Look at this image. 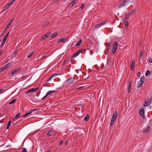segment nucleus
I'll return each instance as SVG.
<instances>
[{
	"instance_id": "nucleus-1",
	"label": "nucleus",
	"mask_w": 152,
	"mask_h": 152,
	"mask_svg": "<svg viewBox=\"0 0 152 152\" xmlns=\"http://www.w3.org/2000/svg\"><path fill=\"white\" fill-rule=\"evenodd\" d=\"M85 50H84L80 49L77 51L71 57V59H72L78 56L80 53H83Z\"/></svg>"
},
{
	"instance_id": "nucleus-2",
	"label": "nucleus",
	"mask_w": 152,
	"mask_h": 152,
	"mask_svg": "<svg viewBox=\"0 0 152 152\" xmlns=\"http://www.w3.org/2000/svg\"><path fill=\"white\" fill-rule=\"evenodd\" d=\"M130 18L129 16H128L126 14L125 15V18L124 20V23L125 25V27L126 28V29L128 27L129 23L128 21L130 19Z\"/></svg>"
},
{
	"instance_id": "nucleus-3",
	"label": "nucleus",
	"mask_w": 152,
	"mask_h": 152,
	"mask_svg": "<svg viewBox=\"0 0 152 152\" xmlns=\"http://www.w3.org/2000/svg\"><path fill=\"white\" fill-rule=\"evenodd\" d=\"M118 45V42L117 41L114 42L113 44V48L112 50V53L114 54L115 53L117 50V45Z\"/></svg>"
},
{
	"instance_id": "nucleus-4",
	"label": "nucleus",
	"mask_w": 152,
	"mask_h": 152,
	"mask_svg": "<svg viewBox=\"0 0 152 152\" xmlns=\"http://www.w3.org/2000/svg\"><path fill=\"white\" fill-rule=\"evenodd\" d=\"M106 22L107 21H103L100 23H98L94 26V27L95 28H98L101 26L104 25Z\"/></svg>"
},
{
	"instance_id": "nucleus-5",
	"label": "nucleus",
	"mask_w": 152,
	"mask_h": 152,
	"mask_svg": "<svg viewBox=\"0 0 152 152\" xmlns=\"http://www.w3.org/2000/svg\"><path fill=\"white\" fill-rule=\"evenodd\" d=\"M127 3V1H126L125 0L122 3L119 5L118 7V8L120 9L123 7L125 6Z\"/></svg>"
},
{
	"instance_id": "nucleus-6",
	"label": "nucleus",
	"mask_w": 152,
	"mask_h": 152,
	"mask_svg": "<svg viewBox=\"0 0 152 152\" xmlns=\"http://www.w3.org/2000/svg\"><path fill=\"white\" fill-rule=\"evenodd\" d=\"M14 19L13 18L10 21L8 25L6 26V27L4 29V30L3 31V32H4V33L6 32V30L7 29V28H8L9 26L12 24V22L13 21Z\"/></svg>"
},
{
	"instance_id": "nucleus-7",
	"label": "nucleus",
	"mask_w": 152,
	"mask_h": 152,
	"mask_svg": "<svg viewBox=\"0 0 152 152\" xmlns=\"http://www.w3.org/2000/svg\"><path fill=\"white\" fill-rule=\"evenodd\" d=\"M139 113L140 115L143 117L144 115V108H142L140 110Z\"/></svg>"
},
{
	"instance_id": "nucleus-8",
	"label": "nucleus",
	"mask_w": 152,
	"mask_h": 152,
	"mask_svg": "<svg viewBox=\"0 0 152 152\" xmlns=\"http://www.w3.org/2000/svg\"><path fill=\"white\" fill-rule=\"evenodd\" d=\"M50 33L51 32L47 33L45 35H43L42 37V40H43L45 39L46 38L48 37Z\"/></svg>"
},
{
	"instance_id": "nucleus-9",
	"label": "nucleus",
	"mask_w": 152,
	"mask_h": 152,
	"mask_svg": "<svg viewBox=\"0 0 152 152\" xmlns=\"http://www.w3.org/2000/svg\"><path fill=\"white\" fill-rule=\"evenodd\" d=\"M118 115V112L117 111H115L113 113L112 117V119H115L117 117Z\"/></svg>"
},
{
	"instance_id": "nucleus-10",
	"label": "nucleus",
	"mask_w": 152,
	"mask_h": 152,
	"mask_svg": "<svg viewBox=\"0 0 152 152\" xmlns=\"http://www.w3.org/2000/svg\"><path fill=\"white\" fill-rule=\"evenodd\" d=\"M57 75H58L57 74L55 73L53 74V75L51 76L47 80V83H48V81L50 80L53 77H55L57 76Z\"/></svg>"
},
{
	"instance_id": "nucleus-11",
	"label": "nucleus",
	"mask_w": 152,
	"mask_h": 152,
	"mask_svg": "<svg viewBox=\"0 0 152 152\" xmlns=\"http://www.w3.org/2000/svg\"><path fill=\"white\" fill-rule=\"evenodd\" d=\"M59 42H65L67 41V38L65 37L62 39H59Z\"/></svg>"
},
{
	"instance_id": "nucleus-12",
	"label": "nucleus",
	"mask_w": 152,
	"mask_h": 152,
	"mask_svg": "<svg viewBox=\"0 0 152 152\" xmlns=\"http://www.w3.org/2000/svg\"><path fill=\"white\" fill-rule=\"evenodd\" d=\"M6 40H7L6 39L4 38L2 40V41L1 42V44L0 46V48H1L4 45L5 42H6Z\"/></svg>"
},
{
	"instance_id": "nucleus-13",
	"label": "nucleus",
	"mask_w": 152,
	"mask_h": 152,
	"mask_svg": "<svg viewBox=\"0 0 152 152\" xmlns=\"http://www.w3.org/2000/svg\"><path fill=\"white\" fill-rule=\"evenodd\" d=\"M74 78H69L66 80V81L67 83L70 84L72 83L74 80Z\"/></svg>"
},
{
	"instance_id": "nucleus-14",
	"label": "nucleus",
	"mask_w": 152,
	"mask_h": 152,
	"mask_svg": "<svg viewBox=\"0 0 152 152\" xmlns=\"http://www.w3.org/2000/svg\"><path fill=\"white\" fill-rule=\"evenodd\" d=\"M151 99H147L145 101V103L148 104L150 105L151 103Z\"/></svg>"
},
{
	"instance_id": "nucleus-15",
	"label": "nucleus",
	"mask_w": 152,
	"mask_h": 152,
	"mask_svg": "<svg viewBox=\"0 0 152 152\" xmlns=\"http://www.w3.org/2000/svg\"><path fill=\"white\" fill-rule=\"evenodd\" d=\"M53 133V129L50 130L47 133V135L48 136H51L52 134Z\"/></svg>"
},
{
	"instance_id": "nucleus-16",
	"label": "nucleus",
	"mask_w": 152,
	"mask_h": 152,
	"mask_svg": "<svg viewBox=\"0 0 152 152\" xmlns=\"http://www.w3.org/2000/svg\"><path fill=\"white\" fill-rule=\"evenodd\" d=\"M11 63H8L7 64L3 66L5 69H6L10 67L12 65L11 64Z\"/></svg>"
},
{
	"instance_id": "nucleus-17",
	"label": "nucleus",
	"mask_w": 152,
	"mask_h": 152,
	"mask_svg": "<svg viewBox=\"0 0 152 152\" xmlns=\"http://www.w3.org/2000/svg\"><path fill=\"white\" fill-rule=\"evenodd\" d=\"M19 69H16L14 71H12L11 72V74L12 75H14L17 72H18L19 71Z\"/></svg>"
},
{
	"instance_id": "nucleus-18",
	"label": "nucleus",
	"mask_w": 152,
	"mask_h": 152,
	"mask_svg": "<svg viewBox=\"0 0 152 152\" xmlns=\"http://www.w3.org/2000/svg\"><path fill=\"white\" fill-rule=\"evenodd\" d=\"M131 68H134L135 66V61L132 60L131 61Z\"/></svg>"
},
{
	"instance_id": "nucleus-19",
	"label": "nucleus",
	"mask_w": 152,
	"mask_h": 152,
	"mask_svg": "<svg viewBox=\"0 0 152 152\" xmlns=\"http://www.w3.org/2000/svg\"><path fill=\"white\" fill-rule=\"evenodd\" d=\"M150 130V128L148 126H147L146 129L144 130L143 132L145 133H148L149 132Z\"/></svg>"
},
{
	"instance_id": "nucleus-20",
	"label": "nucleus",
	"mask_w": 152,
	"mask_h": 152,
	"mask_svg": "<svg viewBox=\"0 0 152 152\" xmlns=\"http://www.w3.org/2000/svg\"><path fill=\"white\" fill-rule=\"evenodd\" d=\"M82 41V40L81 39H80L79 41L77 42V44L75 45V46H79L81 44Z\"/></svg>"
},
{
	"instance_id": "nucleus-21",
	"label": "nucleus",
	"mask_w": 152,
	"mask_h": 152,
	"mask_svg": "<svg viewBox=\"0 0 152 152\" xmlns=\"http://www.w3.org/2000/svg\"><path fill=\"white\" fill-rule=\"evenodd\" d=\"M58 34V33L57 32H56L55 34H52V35L51 37H50V39H52L53 38H54L56 36H57Z\"/></svg>"
},
{
	"instance_id": "nucleus-22",
	"label": "nucleus",
	"mask_w": 152,
	"mask_h": 152,
	"mask_svg": "<svg viewBox=\"0 0 152 152\" xmlns=\"http://www.w3.org/2000/svg\"><path fill=\"white\" fill-rule=\"evenodd\" d=\"M21 113H18L13 118H12V120H14L16 118L19 117Z\"/></svg>"
},
{
	"instance_id": "nucleus-23",
	"label": "nucleus",
	"mask_w": 152,
	"mask_h": 152,
	"mask_svg": "<svg viewBox=\"0 0 152 152\" xmlns=\"http://www.w3.org/2000/svg\"><path fill=\"white\" fill-rule=\"evenodd\" d=\"M143 83L142 82L140 81L138 84L137 87L139 88L141 86H142V84Z\"/></svg>"
},
{
	"instance_id": "nucleus-24",
	"label": "nucleus",
	"mask_w": 152,
	"mask_h": 152,
	"mask_svg": "<svg viewBox=\"0 0 152 152\" xmlns=\"http://www.w3.org/2000/svg\"><path fill=\"white\" fill-rule=\"evenodd\" d=\"M55 91H48L46 94V95L47 96H48V95H50V94L51 93H53Z\"/></svg>"
},
{
	"instance_id": "nucleus-25",
	"label": "nucleus",
	"mask_w": 152,
	"mask_h": 152,
	"mask_svg": "<svg viewBox=\"0 0 152 152\" xmlns=\"http://www.w3.org/2000/svg\"><path fill=\"white\" fill-rule=\"evenodd\" d=\"M134 13V12L133 11H131L128 14H126V15H127L128 16H129L130 17H132V15Z\"/></svg>"
},
{
	"instance_id": "nucleus-26",
	"label": "nucleus",
	"mask_w": 152,
	"mask_h": 152,
	"mask_svg": "<svg viewBox=\"0 0 152 152\" xmlns=\"http://www.w3.org/2000/svg\"><path fill=\"white\" fill-rule=\"evenodd\" d=\"M10 7L9 6L8 4H7L6 5L3 9L2 10V12H3L6 10H7Z\"/></svg>"
},
{
	"instance_id": "nucleus-27",
	"label": "nucleus",
	"mask_w": 152,
	"mask_h": 152,
	"mask_svg": "<svg viewBox=\"0 0 152 152\" xmlns=\"http://www.w3.org/2000/svg\"><path fill=\"white\" fill-rule=\"evenodd\" d=\"M142 51H142L140 54L139 57L140 60V59L141 58H142L143 57L144 53Z\"/></svg>"
},
{
	"instance_id": "nucleus-28",
	"label": "nucleus",
	"mask_w": 152,
	"mask_h": 152,
	"mask_svg": "<svg viewBox=\"0 0 152 152\" xmlns=\"http://www.w3.org/2000/svg\"><path fill=\"white\" fill-rule=\"evenodd\" d=\"M131 82H130L129 83V85H128V86L127 87V90L128 92H129L130 91V88H131Z\"/></svg>"
},
{
	"instance_id": "nucleus-29",
	"label": "nucleus",
	"mask_w": 152,
	"mask_h": 152,
	"mask_svg": "<svg viewBox=\"0 0 152 152\" xmlns=\"http://www.w3.org/2000/svg\"><path fill=\"white\" fill-rule=\"evenodd\" d=\"M89 116L88 115L85 118L84 120L86 122H87L88 121L89 118Z\"/></svg>"
},
{
	"instance_id": "nucleus-30",
	"label": "nucleus",
	"mask_w": 152,
	"mask_h": 152,
	"mask_svg": "<svg viewBox=\"0 0 152 152\" xmlns=\"http://www.w3.org/2000/svg\"><path fill=\"white\" fill-rule=\"evenodd\" d=\"M150 73L151 72L149 70H148L146 71V72L145 74V75L146 76H148L150 75Z\"/></svg>"
},
{
	"instance_id": "nucleus-31",
	"label": "nucleus",
	"mask_w": 152,
	"mask_h": 152,
	"mask_svg": "<svg viewBox=\"0 0 152 152\" xmlns=\"http://www.w3.org/2000/svg\"><path fill=\"white\" fill-rule=\"evenodd\" d=\"M32 113V111H31L30 112H28V113H27L25 115H24L23 117H26V116H27V115H29V114H31V113Z\"/></svg>"
},
{
	"instance_id": "nucleus-32",
	"label": "nucleus",
	"mask_w": 152,
	"mask_h": 152,
	"mask_svg": "<svg viewBox=\"0 0 152 152\" xmlns=\"http://www.w3.org/2000/svg\"><path fill=\"white\" fill-rule=\"evenodd\" d=\"M17 100L16 99H14L12 100L10 102H9V104H12L14 103Z\"/></svg>"
},
{
	"instance_id": "nucleus-33",
	"label": "nucleus",
	"mask_w": 152,
	"mask_h": 152,
	"mask_svg": "<svg viewBox=\"0 0 152 152\" xmlns=\"http://www.w3.org/2000/svg\"><path fill=\"white\" fill-rule=\"evenodd\" d=\"M49 22H47L44 23L42 25V27H45V26H47V25H48V24H49Z\"/></svg>"
},
{
	"instance_id": "nucleus-34",
	"label": "nucleus",
	"mask_w": 152,
	"mask_h": 152,
	"mask_svg": "<svg viewBox=\"0 0 152 152\" xmlns=\"http://www.w3.org/2000/svg\"><path fill=\"white\" fill-rule=\"evenodd\" d=\"M15 0H12L8 4L10 6L15 1Z\"/></svg>"
},
{
	"instance_id": "nucleus-35",
	"label": "nucleus",
	"mask_w": 152,
	"mask_h": 152,
	"mask_svg": "<svg viewBox=\"0 0 152 152\" xmlns=\"http://www.w3.org/2000/svg\"><path fill=\"white\" fill-rule=\"evenodd\" d=\"M145 77L144 76H142L141 78V79H140V81L144 83V80H145Z\"/></svg>"
},
{
	"instance_id": "nucleus-36",
	"label": "nucleus",
	"mask_w": 152,
	"mask_h": 152,
	"mask_svg": "<svg viewBox=\"0 0 152 152\" xmlns=\"http://www.w3.org/2000/svg\"><path fill=\"white\" fill-rule=\"evenodd\" d=\"M33 90H34V89H33V88L30 89L28 91H27L26 93H28L31 92H34Z\"/></svg>"
},
{
	"instance_id": "nucleus-37",
	"label": "nucleus",
	"mask_w": 152,
	"mask_h": 152,
	"mask_svg": "<svg viewBox=\"0 0 152 152\" xmlns=\"http://www.w3.org/2000/svg\"><path fill=\"white\" fill-rule=\"evenodd\" d=\"M114 120H115V119H112L111 118V122H110V125H112L114 123Z\"/></svg>"
},
{
	"instance_id": "nucleus-38",
	"label": "nucleus",
	"mask_w": 152,
	"mask_h": 152,
	"mask_svg": "<svg viewBox=\"0 0 152 152\" xmlns=\"http://www.w3.org/2000/svg\"><path fill=\"white\" fill-rule=\"evenodd\" d=\"M75 4V3H74L72 1L69 4V6L70 7H72L73 6V5Z\"/></svg>"
},
{
	"instance_id": "nucleus-39",
	"label": "nucleus",
	"mask_w": 152,
	"mask_h": 152,
	"mask_svg": "<svg viewBox=\"0 0 152 152\" xmlns=\"http://www.w3.org/2000/svg\"><path fill=\"white\" fill-rule=\"evenodd\" d=\"M10 32H8L5 35V37H4V38H5L6 39H7V38Z\"/></svg>"
},
{
	"instance_id": "nucleus-40",
	"label": "nucleus",
	"mask_w": 152,
	"mask_h": 152,
	"mask_svg": "<svg viewBox=\"0 0 152 152\" xmlns=\"http://www.w3.org/2000/svg\"><path fill=\"white\" fill-rule=\"evenodd\" d=\"M17 53V51L16 50H15V52H14V53H13L12 54H13V55L15 56L16 55V54Z\"/></svg>"
},
{
	"instance_id": "nucleus-41",
	"label": "nucleus",
	"mask_w": 152,
	"mask_h": 152,
	"mask_svg": "<svg viewBox=\"0 0 152 152\" xmlns=\"http://www.w3.org/2000/svg\"><path fill=\"white\" fill-rule=\"evenodd\" d=\"M5 69L4 68V67H3V66L2 67H1L0 69V72H2V71H3Z\"/></svg>"
},
{
	"instance_id": "nucleus-42",
	"label": "nucleus",
	"mask_w": 152,
	"mask_h": 152,
	"mask_svg": "<svg viewBox=\"0 0 152 152\" xmlns=\"http://www.w3.org/2000/svg\"><path fill=\"white\" fill-rule=\"evenodd\" d=\"M33 52L31 53L29 55H28V56H27V58H29L33 54Z\"/></svg>"
},
{
	"instance_id": "nucleus-43",
	"label": "nucleus",
	"mask_w": 152,
	"mask_h": 152,
	"mask_svg": "<svg viewBox=\"0 0 152 152\" xmlns=\"http://www.w3.org/2000/svg\"><path fill=\"white\" fill-rule=\"evenodd\" d=\"M22 152H28L26 151V149L25 148H24L22 150Z\"/></svg>"
},
{
	"instance_id": "nucleus-44",
	"label": "nucleus",
	"mask_w": 152,
	"mask_h": 152,
	"mask_svg": "<svg viewBox=\"0 0 152 152\" xmlns=\"http://www.w3.org/2000/svg\"><path fill=\"white\" fill-rule=\"evenodd\" d=\"M33 89H34V90H33L34 91L36 92V91H37V90L39 89V88H33Z\"/></svg>"
},
{
	"instance_id": "nucleus-45",
	"label": "nucleus",
	"mask_w": 152,
	"mask_h": 152,
	"mask_svg": "<svg viewBox=\"0 0 152 152\" xmlns=\"http://www.w3.org/2000/svg\"><path fill=\"white\" fill-rule=\"evenodd\" d=\"M148 61L150 63H152V58H149L148 59Z\"/></svg>"
},
{
	"instance_id": "nucleus-46",
	"label": "nucleus",
	"mask_w": 152,
	"mask_h": 152,
	"mask_svg": "<svg viewBox=\"0 0 152 152\" xmlns=\"http://www.w3.org/2000/svg\"><path fill=\"white\" fill-rule=\"evenodd\" d=\"M63 142V140H61L59 142V145H61L62 144Z\"/></svg>"
},
{
	"instance_id": "nucleus-47",
	"label": "nucleus",
	"mask_w": 152,
	"mask_h": 152,
	"mask_svg": "<svg viewBox=\"0 0 152 152\" xmlns=\"http://www.w3.org/2000/svg\"><path fill=\"white\" fill-rule=\"evenodd\" d=\"M11 125V121H9L7 125L9 126H10Z\"/></svg>"
},
{
	"instance_id": "nucleus-48",
	"label": "nucleus",
	"mask_w": 152,
	"mask_h": 152,
	"mask_svg": "<svg viewBox=\"0 0 152 152\" xmlns=\"http://www.w3.org/2000/svg\"><path fill=\"white\" fill-rule=\"evenodd\" d=\"M85 6V5L84 4H82V5L80 7V8H81L82 9H83V8Z\"/></svg>"
},
{
	"instance_id": "nucleus-49",
	"label": "nucleus",
	"mask_w": 152,
	"mask_h": 152,
	"mask_svg": "<svg viewBox=\"0 0 152 152\" xmlns=\"http://www.w3.org/2000/svg\"><path fill=\"white\" fill-rule=\"evenodd\" d=\"M66 62H67V61L66 60V59L64 60V62L63 63V65H64L66 63Z\"/></svg>"
},
{
	"instance_id": "nucleus-50",
	"label": "nucleus",
	"mask_w": 152,
	"mask_h": 152,
	"mask_svg": "<svg viewBox=\"0 0 152 152\" xmlns=\"http://www.w3.org/2000/svg\"><path fill=\"white\" fill-rule=\"evenodd\" d=\"M148 105H149L148 104H146V103H145V104H144L143 106L145 107H146V106H147Z\"/></svg>"
},
{
	"instance_id": "nucleus-51",
	"label": "nucleus",
	"mask_w": 152,
	"mask_h": 152,
	"mask_svg": "<svg viewBox=\"0 0 152 152\" xmlns=\"http://www.w3.org/2000/svg\"><path fill=\"white\" fill-rule=\"evenodd\" d=\"M140 72H139L137 73V75L138 76V77H139L140 75Z\"/></svg>"
},
{
	"instance_id": "nucleus-52",
	"label": "nucleus",
	"mask_w": 152,
	"mask_h": 152,
	"mask_svg": "<svg viewBox=\"0 0 152 152\" xmlns=\"http://www.w3.org/2000/svg\"><path fill=\"white\" fill-rule=\"evenodd\" d=\"M3 89H0V94H1V92H3Z\"/></svg>"
},
{
	"instance_id": "nucleus-53",
	"label": "nucleus",
	"mask_w": 152,
	"mask_h": 152,
	"mask_svg": "<svg viewBox=\"0 0 152 152\" xmlns=\"http://www.w3.org/2000/svg\"><path fill=\"white\" fill-rule=\"evenodd\" d=\"M3 50H1L0 51V55H1V54H2L3 53Z\"/></svg>"
},
{
	"instance_id": "nucleus-54",
	"label": "nucleus",
	"mask_w": 152,
	"mask_h": 152,
	"mask_svg": "<svg viewBox=\"0 0 152 152\" xmlns=\"http://www.w3.org/2000/svg\"><path fill=\"white\" fill-rule=\"evenodd\" d=\"M47 97V96H46V95H45L44 97H43L42 99V100H43L44 99H45L46 97Z\"/></svg>"
},
{
	"instance_id": "nucleus-55",
	"label": "nucleus",
	"mask_w": 152,
	"mask_h": 152,
	"mask_svg": "<svg viewBox=\"0 0 152 152\" xmlns=\"http://www.w3.org/2000/svg\"><path fill=\"white\" fill-rule=\"evenodd\" d=\"M76 0H73V1H72V2L75 4V2H76Z\"/></svg>"
},
{
	"instance_id": "nucleus-56",
	"label": "nucleus",
	"mask_w": 152,
	"mask_h": 152,
	"mask_svg": "<svg viewBox=\"0 0 152 152\" xmlns=\"http://www.w3.org/2000/svg\"><path fill=\"white\" fill-rule=\"evenodd\" d=\"M10 126H8L7 125V127H6V129H8L9 128Z\"/></svg>"
},
{
	"instance_id": "nucleus-57",
	"label": "nucleus",
	"mask_w": 152,
	"mask_h": 152,
	"mask_svg": "<svg viewBox=\"0 0 152 152\" xmlns=\"http://www.w3.org/2000/svg\"><path fill=\"white\" fill-rule=\"evenodd\" d=\"M37 109H32V110L31 111H32L33 110H34V111H36Z\"/></svg>"
},
{
	"instance_id": "nucleus-58",
	"label": "nucleus",
	"mask_w": 152,
	"mask_h": 152,
	"mask_svg": "<svg viewBox=\"0 0 152 152\" xmlns=\"http://www.w3.org/2000/svg\"><path fill=\"white\" fill-rule=\"evenodd\" d=\"M90 53H91V55H92L93 53V52H92V51H90Z\"/></svg>"
},
{
	"instance_id": "nucleus-59",
	"label": "nucleus",
	"mask_w": 152,
	"mask_h": 152,
	"mask_svg": "<svg viewBox=\"0 0 152 152\" xmlns=\"http://www.w3.org/2000/svg\"><path fill=\"white\" fill-rule=\"evenodd\" d=\"M59 0H56L55 2H57L59 1Z\"/></svg>"
},
{
	"instance_id": "nucleus-60",
	"label": "nucleus",
	"mask_w": 152,
	"mask_h": 152,
	"mask_svg": "<svg viewBox=\"0 0 152 152\" xmlns=\"http://www.w3.org/2000/svg\"><path fill=\"white\" fill-rule=\"evenodd\" d=\"M68 66L69 67H71V64H70L69 66Z\"/></svg>"
},
{
	"instance_id": "nucleus-61",
	"label": "nucleus",
	"mask_w": 152,
	"mask_h": 152,
	"mask_svg": "<svg viewBox=\"0 0 152 152\" xmlns=\"http://www.w3.org/2000/svg\"><path fill=\"white\" fill-rule=\"evenodd\" d=\"M85 74H86V73H83V75L84 76H85Z\"/></svg>"
},
{
	"instance_id": "nucleus-62",
	"label": "nucleus",
	"mask_w": 152,
	"mask_h": 152,
	"mask_svg": "<svg viewBox=\"0 0 152 152\" xmlns=\"http://www.w3.org/2000/svg\"><path fill=\"white\" fill-rule=\"evenodd\" d=\"M108 60H109V59H107V63H108Z\"/></svg>"
},
{
	"instance_id": "nucleus-63",
	"label": "nucleus",
	"mask_w": 152,
	"mask_h": 152,
	"mask_svg": "<svg viewBox=\"0 0 152 152\" xmlns=\"http://www.w3.org/2000/svg\"><path fill=\"white\" fill-rule=\"evenodd\" d=\"M65 144H66V145H67V142H65Z\"/></svg>"
},
{
	"instance_id": "nucleus-64",
	"label": "nucleus",
	"mask_w": 152,
	"mask_h": 152,
	"mask_svg": "<svg viewBox=\"0 0 152 152\" xmlns=\"http://www.w3.org/2000/svg\"><path fill=\"white\" fill-rule=\"evenodd\" d=\"M151 99L152 100V96L151 97Z\"/></svg>"
}]
</instances>
